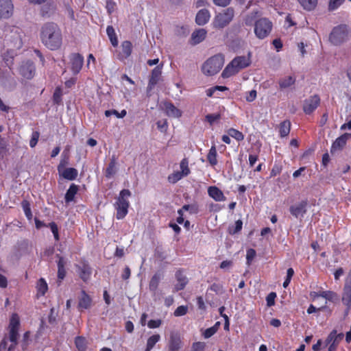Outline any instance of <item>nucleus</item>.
<instances>
[{
	"instance_id": "nucleus-1",
	"label": "nucleus",
	"mask_w": 351,
	"mask_h": 351,
	"mask_svg": "<svg viewBox=\"0 0 351 351\" xmlns=\"http://www.w3.org/2000/svg\"><path fill=\"white\" fill-rule=\"evenodd\" d=\"M40 38L43 43L51 50L58 49L62 45L61 31L53 23H46L42 26Z\"/></svg>"
},
{
	"instance_id": "nucleus-2",
	"label": "nucleus",
	"mask_w": 351,
	"mask_h": 351,
	"mask_svg": "<svg viewBox=\"0 0 351 351\" xmlns=\"http://www.w3.org/2000/svg\"><path fill=\"white\" fill-rule=\"evenodd\" d=\"M224 64V57L217 54L208 59L202 65V72L206 75H214L217 73Z\"/></svg>"
},
{
	"instance_id": "nucleus-3",
	"label": "nucleus",
	"mask_w": 351,
	"mask_h": 351,
	"mask_svg": "<svg viewBox=\"0 0 351 351\" xmlns=\"http://www.w3.org/2000/svg\"><path fill=\"white\" fill-rule=\"evenodd\" d=\"M130 195L131 193L128 189H123L120 192L119 196L115 204L117 219H123L127 215L129 207L128 198Z\"/></svg>"
},
{
	"instance_id": "nucleus-4",
	"label": "nucleus",
	"mask_w": 351,
	"mask_h": 351,
	"mask_svg": "<svg viewBox=\"0 0 351 351\" xmlns=\"http://www.w3.org/2000/svg\"><path fill=\"white\" fill-rule=\"evenodd\" d=\"M348 28L346 25H340L333 28L329 36L330 42L334 45H340L348 39Z\"/></svg>"
},
{
	"instance_id": "nucleus-5",
	"label": "nucleus",
	"mask_w": 351,
	"mask_h": 351,
	"mask_svg": "<svg viewBox=\"0 0 351 351\" xmlns=\"http://www.w3.org/2000/svg\"><path fill=\"white\" fill-rule=\"evenodd\" d=\"M22 36L23 32L20 28L17 27L10 28V32L6 36V43L11 49H19L22 47Z\"/></svg>"
},
{
	"instance_id": "nucleus-6",
	"label": "nucleus",
	"mask_w": 351,
	"mask_h": 351,
	"mask_svg": "<svg viewBox=\"0 0 351 351\" xmlns=\"http://www.w3.org/2000/svg\"><path fill=\"white\" fill-rule=\"evenodd\" d=\"M254 26L256 36L260 39H263L271 32L272 23L268 19L263 18L256 21Z\"/></svg>"
},
{
	"instance_id": "nucleus-7",
	"label": "nucleus",
	"mask_w": 351,
	"mask_h": 351,
	"mask_svg": "<svg viewBox=\"0 0 351 351\" xmlns=\"http://www.w3.org/2000/svg\"><path fill=\"white\" fill-rule=\"evenodd\" d=\"M19 319L16 314L12 315L10 324H9V339L12 342V344L8 348V351H12L14 349L17 344V339L19 337Z\"/></svg>"
},
{
	"instance_id": "nucleus-8",
	"label": "nucleus",
	"mask_w": 351,
	"mask_h": 351,
	"mask_svg": "<svg viewBox=\"0 0 351 351\" xmlns=\"http://www.w3.org/2000/svg\"><path fill=\"white\" fill-rule=\"evenodd\" d=\"M234 15L233 8H228L217 14L214 21V26L217 28H223L232 20Z\"/></svg>"
},
{
	"instance_id": "nucleus-9",
	"label": "nucleus",
	"mask_w": 351,
	"mask_h": 351,
	"mask_svg": "<svg viewBox=\"0 0 351 351\" xmlns=\"http://www.w3.org/2000/svg\"><path fill=\"white\" fill-rule=\"evenodd\" d=\"M320 98L317 95H314L306 99L303 104V110L306 114L312 113L319 105Z\"/></svg>"
},
{
	"instance_id": "nucleus-10",
	"label": "nucleus",
	"mask_w": 351,
	"mask_h": 351,
	"mask_svg": "<svg viewBox=\"0 0 351 351\" xmlns=\"http://www.w3.org/2000/svg\"><path fill=\"white\" fill-rule=\"evenodd\" d=\"M182 341L178 332H171L170 333L168 348L169 351H179L181 348Z\"/></svg>"
},
{
	"instance_id": "nucleus-11",
	"label": "nucleus",
	"mask_w": 351,
	"mask_h": 351,
	"mask_svg": "<svg viewBox=\"0 0 351 351\" xmlns=\"http://www.w3.org/2000/svg\"><path fill=\"white\" fill-rule=\"evenodd\" d=\"M21 74L27 79H32L35 73V67L32 62L26 61L20 67Z\"/></svg>"
},
{
	"instance_id": "nucleus-12",
	"label": "nucleus",
	"mask_w": 351,
	"mask_h": 351,
	"mask_svg": "<svg viewBox=\"0 0 351 351\" xmlns=\"http://www.w3.org/2000/svg\"><path fill=\"white\" fill-rule=\"evenodd\" d=\"M307 201L303 200L290 207V213L296 218L302 217L306 212Z\"/></svg>"
},
{
	"instance_id": "nucleus-13",
	"label": "nucleus",
	"mask_w": 351,
	"mask_h": 351,
	"mask_svg": "<svg viewBox=\"0 0 351 351\" xmlns=\"http://www.w3.org/2000/svg\"><path fill=\"white\" fill-rule=\"evenodd\" d=\"M162 64L157 66L152 70L147 86L148 90H152L153 87L159 82L162 74Z\"/></svg>"
},
{
	"instance_id": "nucleus-14",
	"label": "nucleus",
	"mask_w": 351,
	"mask_h": 351,
	"mask_svg": "<svg viewBox=\"0 0 351 351\" xmlns=\"http://www.w3.org/2000/svg\"><path fill=\"white\" fill-rule=\"evenodd\" d=\"M350 138H351V134L348 133H345L339 138H337L332 145L330 150L331 153L332 154L336 151L341 149L345 146L347 141Z\"/></svg>"
},
{
	"instance_id": "nucleus-15",
	"label": "nucleus",
	"mask_w": 351,
	"mask_h": 351,
	"mask_svg": "<svg viewBox=\"0 0 351 351\" xmlns=\"http://www.w3.org/2000/svg\"><path fill=\"white\" fill-rule=\"evenodd\" d=\"M84 58L80 53H73L71 56V69L74 73H78L83 65Z\"/></svg>"
},
{
	"instance_id": "nucleus-16",
	"label": "nucleus",
	"mask_w": 351,
	"mask_h": 351,
	"mask_svg": "<svg viewBox=\"0 0 351 351\" xmlns=\"http://www.w3.org/2000/svg\"><path fill=\"white\" fill-rule=\"evenodd\" d=\"M342 302L348 306L345 312L346 315H347L351 306V283L347 282L343 289Z\"/></svg>"
},
{
	"instance_id": "nucleus-17",
	"label": "nucleus",
	"mask_w": 351,
	"mask_h": 351,
	"mask_svg": "<svg viewBox=\"0 0 351 351\" xmlns=\"http://www.w3.org/2000/svg\"><path fill=\"white\" fill-rule=\"evenodd\" d=\"M232 65H234L238 71L247 67L250 64V60L249 57L246 56H238L232 60Z\"/></svg>"
},
{
	"instance_id": "nucleus-18",
	"label": "nucleus",
	"mask_w": 351,
	"mask_h": 351,
	"mask_svg": "<svg viewBox=\"0 0 351 351\" xmlns=\"http://www.w3.org/2000/svg\"><path fill=\"white\" fill-rule=\"evenodd\" d=\"M13 10V5L11 0H0V12L5 18H8Z\"/></svg>"
},
{
	"instance_id": "nucleus-19",
	"label": "nucleus",
	"mask_w": 351,
	"mask_h": 351,
	"mask_svg": "<svg viewBox=\"0 0 351 351\" xmlns=\"http://www.w3.org/2000/svg\"><path fill=\"white\" fill-rule=\"evenodd\" d=\"M92 300L90 297L86 294L84 291H82L81 295L79 298L78 308L79 309H87L91 306Z\"/></svg>"
},
{
	"instance_id": "nucleus-20",
	"label": "nucleus",
	"mask_w": 351,
	"mask_h": 351,
	"mask_svg": "<svg viewBox=\"0 0 351 351\" xmlns=\"http://www.w3.org/2000/svg\"><path fill=\"white\" fill-rule=\"evenodd\" d=\"M176 278L178 283L175 285V290L178 291L184 289L188 283V280L186 276L184 275L181 270H178L176 274Z\"/></svg>"
},
{
	"instance_id": "nucleus-21",
	"label": "nucleus",
	"mask_w": 351,
	"mask_h": 351,
	"mask_svg": "<svg viewBox=\"0 0 351 351\" xmlns=\"http://www.w3.org/2000/svg\"><path fill=\"white\" fill-rule=\"evenodd\" d=\"M210 19L209 12L206 9L200 10L195 18V21L199 25H204Z\"/></svg>"
},
{
	"instance_id": "nucleus-22",
	"label": "nucleus",
	"mask_w": 351,
	"mask_h": 351,
	"mask_svg": "<svg viewBox=\"0 0 351 351\" xmlns=\"http://www.w3.org/2000/svg\"><path fill=\"white\" fill-rule=\"evenodd\" d=\"M208 193L215 201L220 202L226 199L222 191L216 186H210Z\"/></svg>"
},
{
	"instance_id": "nucleus-23",
	"label": "nucleus",
	"mask_w": 351,
	"mask_h": 351,
	"mask_svg": "<svg viewBox=\"0 0 351 351\" xmlns=\"http://www.w3.org/2000/svg\"><path fill=\"white\" fill-rule=\"evenodd\" d=\"M166 114L169 117H180L182 114L181 111L175 107L171 103L165 102L164 104Z\"/></svg>"
},
{
	"instance_id": "nucleus-24",
	"label": "nucleus",
	"mask_w": 351,
	"mask_h": 351,
	"mask_svg": "<svg viewBox=\"0 0 351 351\" xmlns=\"http://www.w3.org/2000/svg\"><path fill=\"white\" fill-rule=\"evenodd\" d=\"M206 35V31L204 29H198L194 31L191 35V40L193 44H198L203 41Z\"/></svg>"
},
{
	"instance_id": "nucleus-25",
	"label": "nucleus",
	"mask_w": 351,
	"mask_h": 351,
	"mask_svg": "<svg viewBox=\"0 0 351 351\" xmlns=\"http://www.w3.org/2000/svg\"><path fill=\"white\" fill-rule=\"evenodd\" d=\"M78 269H79L78 272H79L80 278L84 281H86L89 278L90 275L91 274L90 267L88 265L84 263L82 265V266L78 267Z\"/></svg>"
},
{
	"instance_id": "nucleus-26",
	"label": "nucleus",
	"mask_w": 351,
	"mask_h": 351,
	"mask_svg": "<svg viewBox=\"0 0 351 351\" xmlns=\"http://www.w3.org/2000/svg\"><path fill=\"white\" fill-rule=\"evenodd\" d=\"M132 45L130 41L125 40L121 44V56L123 58H128L132 53Z\"/></svg>"
},
{
	"instance_id": "nucleus-27",
	"label": "nucleus",
	"mask_w": 351,
	"mask_h": 351,
	"mask_svg": "<svg viewBox=\"0 0 351 351\" xmlns=\"http://www.w3.org/2000/svg\"><path fill=\"white\" fill-rule=\"evenodd\" d=\"M116 165H117L116 157H115V156H112L110 159V162L108 165V167H107L106 171V176L107 178H111L116 173V172H117Z\"/></svg>"
},
{
	"instance_id": "nucleus-28",
	"label": "nucleus",
	"mask_w": 351,
	"mask_h": 351,
	"mask_svg": "<svg viewBox=\"0 0 351 351\" xmlns=\"http://www.w3.org/2000/svg\"><path fill=\"white\" fill-rule=\"evenodd\" d=\"M279 132L281 137L287 136L291 130V122L289 120H285L280 123L279 126Z\"/></svg>"
},
{
	"instance_id": "nucleus-29",
	"label": "nucleus",
	"mask_w": 351,
	"mask_h": 351,
	"mask_svg": "<svg viewBox=\"0 0 351 351\" xmlns=\"http://www.w3.org/2000/svg\"><path fill=\"white\" fill-rule=\"evenodd\" d=\"M78 172L77 169L75 168H66L62 173V176L64 178L69 180H75L77 176Z\"/></svg>"
},
{
	"instance_id": "nucleus-30",
	"label": "nucleus",
	"mask_w": 351,
	"mask_h": 351,
	"mask_svg": "<svg viewBox=\"0 0 351 351\" xmlns=\"http://www.w3.org/2000/svg\"><path fill=\"white\" fill-rule=\"evenodd\" d=\"M295 82V79L291 76L283 77L279 80V86L280 89H285L293 85Z\"/></svg>"
},
{
	"instance_id": "nucleus-31",
	"label": "nucleus",
	"mask_w": 351,
	"mask_h": 351,
	"mask_svg": "<svg viewBox=\"0 0 351 351\" xmlns=\"http://www.w3.org/2000/svg\"><path fill=\"white\" fill-rule=\"evenodd\" d=\"M301 6L306 10H313L317 4V0H298Z\"/></svg>"
},
{
	"instance_id": "nucleus-32",
	"label": "nucleus",
	"mask_w": 351,
	"mask_h": 351,
	"mask_svg": "<svg viewBox=\"0 0 351 351\" xmlns=\"http://www.w3.org/2000/svg\"><path fill=\"white\" fill-rule=\"evenodd\" d=\"M78 191V186L74 184H72L69 189L67 190L65 195V200L66 202L72 201L74 198L75 195Z\"/></svg>"
},
{
	"instance_id": "nucleus-33",
	"label": "nucleus",
	"mask_w": 351,
	"mask_h": 351,
	"mask_svg": "<svg viewBox=\"0 0 351 351\" xmlns=\"http://www.w3.org/2000/svg\"><path fill=\"white\" fill-rule=\"evenodd\" d=\"M238 72V69L234 66V65H232V62H230L223 71L221 75L223 78H226L236 74Z\"/></svg>"
},
{
	"instance_id": "nucleus-34",
	"label": "nucleus",
	"mask_w": 351,
	"mask_h": 351,
	"mask_svg": "<svg viewBox=\"0 0 351 351\" xmlns=\"http://www.w3.org/2000/svg\"><path fill=\"white\" fill-rule=\"evenodd\" d=\"M161 278L162 275L159 273H156L152 276L149 282V289L151 291H155L157 289Z\"/></svg>"
},
{
	"instance_id": "nucleus-35",
	"label": "nucleus",
	"mask_w": 351,
	"mask_h": 351,
	"mask_svg": "<svg viewBox=\"0 0 351 351\" xmlns=\"http://www.w3.org/2000/svg\"><path fill=\"white\" fill-rule=\"evenodd\" d=\"M343 337V333L337 334V330H333L328 337H327L326 341L328 343H330L332 342L333 343H335L336 342H339L341 341Z\"/></svg>"
},
{
	"instance_id": "nucleus-36",
	"label": "nucleus",
	"mask_w": 351,
	"mask_h": 351,
	"mask_svg": "<svg viewBox=\"0 0 351 351\" xmlns=\"http://www.w3.org/2000/svg\"><path fill=\"white\" fill-rule=\"evenodd\" d=\"M106 33L109 37V39L111 42V44L114 46V47H116L118 45V40H117V36H116V34H115V32H114V29L113 28L112 26H108L107 29H106Z\"/></svg>"
},
{
	"instance_id": "nucleus-37",
	"label": "nucleus",
	"mask_w": 351,
	"mask_h": 351,
	"mask_svg": "<svg viewBox=\"0 0 351 351\" xmlns=\"http://www.w3.org/2000/svg\"><path fill=\"white\" fill-rule=\"evenodd\" d=\"M319 295L333 302L339 300L337 294L330 291H322L319 293Z\"/></svg>"
},
{
	"instance_id": "nucleus-38",
	"label": "nucleus",
	"mask_w": 351,
	"mask_h": 351,
	"mask_svg": "<svg viewBox=\"0 0 351 351\" xmlns=\"http://www.w3.org/2000/svg\"><path fill=\"white\" fill-rule=\"evenodd\" d=\"M160 336L158 334L151 336L147 342V348L145 351H150L155 344L160 340Z\"/></svg>"
},
{
	"instance_id": "nucleus-39",
	"label": "nucleus",
	"mask_w": 351,
	"mask_h": 351,
	"mask_svg": "<svg viewBox=\"0 0 351 351\" xmlns=\"http://www.w3.org/2000/svg\"><path fill=\"white\" fill-rule=\"evenodd\" d=\"M53 10L54 8L51 4H45L40 9V14L42 16H49L53 12Z\"/></svg>"
},
{
	"instance_id": "nucleus-40",
	"label": "nucleus",
	"mask_w": 351,
	"mask_h": 351,
	"mask_svg": "<svg viewBox=\"0 0 351 351\" xmlns=\"http://www.w3.org/2000/svg\"><path fill=\"white\" fill-rule=\"evenodd\" d=\"M217 151L215 146L211 147L209 153L207 156V159L212 165H215L217 164L216 159Z\"/></svg>"
},
{
	"instance_id": "nucleus-41",
	"label": "nucleus",
	"mask_w": 351,
	"mask_h": 351,
	"mask_svg": "<svg viewBox=\"0 0 351 351\" xmlns=\"http://www.w3.org/2000/svg\"><path fill=\"white\" fill-rule=\"evenodd\" d=\"M25 214L29 220L32 218V213L30 208V204L27 200H23L21 203Z\"/></svg>"
},
{
	"instance_id": "nucleus-42",
	"label": "nucleus",
	"mask_w": 351,
	"mask_h": 351,
	"mask_svg": "<svg viewBox=\"0 0 351 351\" xmlns=\"http://www.w3.org/2000/svg\"><path fill=\"white\" fill-rule=\"evenodd\" d=\"M37 288L39 293L44 295L48 289L47 284L43 278L39 279Z\"/></svg>"
},
{
	"instance_id": "nucleus-43",
	"label": "nucleus",
	"mask_w": 351,
	"mask_h": 351,
	"mask_svg": "<svg viewBox=\"0 0 351 351\" xmlns=\"http://www.w3.org/2000/svg\"><path fill=\"white\" fill-rule=\"evenodd\" d=\"M243 222L241 220H237L235 222V225L232 226H230L228 228V232L231 234H234L239 232L242 228Z\"/></svg>"
},
{
	"instance_id": "nucleus-44",
	"label": "nucleus",
	"mask_w": 351,
	"mask_h": 351,
	"mask_svg": "<svg viewBox=\"0 0 351 351\" xmlns=\"http://www.w3.org/2000/svg\"><path fill=\"white\" fill-rule=\"evenodd\" d=\"M228 134L239 141H242L244 138V136L241 132L233 128L228 130Z\"/></svg>"
},
{
	"instance_id": "nucleus-45",
	"label": "nucleus",
	"mask_w": 351,
	"mask_h": 351,
	"mask_svg": "<svg viewBox=\"0 0 351 351\" xmlns=\"http://www.w3.org/2000/svg\"><path fill=\"white\" fill-rule=\"evenodd\" d=\"M75 345L77 349L80 351H83L86 347V341L84 337H78L75 339Z\"/></svg>"
},
{
	"instance_id": "nucleus-46",
	"label": "nucleus",
	"mask_w": 351,
	"mask_h": 351,
	"mask_svg": "<svg viewBox=\"0 0 351 351\" xmlns=\"http://www.w3.org/2000/svg\"><path fill=\"white\" fill-rule=\"evenodd\" d=\"M126 110H123L121 112H119L116 110H106L105 111V115L106 117H110L112 114H114L117 118H123L126 115Z\"/></svg>"
},
{
	"instance_id": "nucleus-47",
	"label": "nucleus",
	"mask_w": 351,
	"mask_h": 351,
	"mask_svg": "<svg viewBox=\"0 0 351 351\" xmlns=\"http://www.w3.org/2000/svg\"><path fill=\"white\" fill-rule=\"evenodd\" d=\"M15 53L14 52V50L10 49V51H8L7 54L3 56V60L8 66H10L12 64V59Z\"/></svg>"
},
{
	"instance_id": "nucleus-48",
	"label": "nucleus",
	"mask_w": 351,
	"mask_h": 351,
	"mask_svg": "<svg viewBox=\"0 0 351 351\" xmlns=\"http://www.w3.org/2000/svg\"><path fill=\"white\" fill-rule=\"evenodd\" d=\"M183 176H185L180 171L175 172L169 176L168 180L171 183H176L180 180Z\"/></svg>"
},
{
	"instance_id": "nucleus-49",
	"label": "nucleus",
	"mask_w": 351,
	"mask_h": 351,
	"mask_svg": "<svg viewBox=\"0 0 351 351\" xmlns=\"http://www.w3.org/2000/svg\"><path fill=\"white\" fill-rule=\"evenodd\" d=\"M181 173L184 176H187L190 173V169L188 167V160L184 158L180 162Z\"/></svg>"
},
{
	"instance_id": "nucleus-50",
	"label": "nucleus",
	"mask_w": 351,
	"mask_h": 351,
	"mask_svg": "<svg viewBox=\"0 0 351 351\" xmlns=\"http://www.w3.org/2000/svg\"><path fill=\"white\" fill-rule=\"evenodd\" d=\"M188 311V307L186 306H180L174 311V315L176 317L184 315Z\"/></svg>"
},
{
	"instance_id": "nucleus-51",
	"label": "nucleus",
	"mask_w": 351,
	"mask_h": 351,
	"mask_svg": "<svg viewBox=\"0 0 351 351\" xmlns=\"http://www.w3.org/2000/svg\"><path fill=\"white\" fill-rule=\"evenodd\" d=\"M343 1L344 0H330L328 5L329 10L337 9Z\"/></svg>"
},
{
	"instance_id": "nucleus-52",
	"label": "nucleus",
	"mask_w": 351,
	"mask_h": 351,
	"mask_svg": "<svg viewBox=\"0 0 351 351\" xmlns=\"http://www.w3.org/2000/svg\"><path fill=\"white\" fill-rule=\"evenodd\" d=\"M219 323H217L215 326H213V327H210L209 328H207L204 332V336L205 338H209L211 336H213L217 330V325Z\"/></svg>"
},
{
	"instance_id": "nucleus-53",
	"label": "nucleus",
	"mask_w": 351,
	"mask_h": 351,
	"mask_svg": "<svg viewBox=\"0 0 351 351\" xmlns=\"http://www.w3.org/2000/svg\"><path fill=\"white\" fill-rule=\"evenodd\" d=\"M256 251L254 249H249L247 251L246 259H247V264L248 265H250L251 264V262L256 256Z\"/></svg>"
},
{
	"instance_id": "nucleus-54",
	"label": "nucleus",
	"mask_w": 351,
	"mask_h": 351,
	"mask_svg": "<svg viewBox=\"0 0 351 351\" xmlns=\"http://www.w3.org/2000/svg\"><path fill=\"white\" fill-rule=\"evenodd\" d=\"M40 136V133L38 132H34L32 134V138L29 142V145L31 147H34L38 141Z\"/></svg>"
},
{
	"instance_id": "nucleus-55",
	"label": "nucleus",
	"mask_w": 351,
	"mask_h": 351,
	"mask_svg": "<svg viewBox=\"0 0 351 351\" xmlns=\"http://www.w3.org/2000/svg\"><path fill=\"white\" fill-rule=\"evenodd\" d=\"M276 297V294L274 292L270 293L267 296L266 300H267V305L268 306H271L274 305Z\"/></svg>"
},
{
	"instance_id": "nucleus-56",
	"label": "nucleus",
	"mask_w": 351,
	"mask_h": 351,
	"mask_svg": "<svg viewBox=\"0 0 351 351\" xmlns=\"http://www.w3.org/2000/svg\"><path fill=\"white\" fill-rule=\"evenodd\" d=\"M206 344L204 342H196L193 344L191 351H204Z\"/></svg>"
},
{
	"instance_id": "nucleus-57",
	"label": "nucleus",
	"mask_w": 351,
	"mask_h": 351,
	"mask_svg": "<svg viewBox=\"0 0 351 351\" xmlns=\"http://www.w3.org/2000/svg\"><path fill=\"white\" fill-rule=\"evenodd\" d=\"M219 118H220L219 114H207L206 117V120L208 121V122H209V123L210 125H212L214 123V121L218 120Z\"/></svg>"
},
{
	"instance_id": "nucleus-58",
	"label": "nucleus",
	"mask_w": 351,
	"mask_h": 351,
	"mask_svg": "<svg viewBox=\"0 0 351 351\" xmlns=\"http://www.w3.org/2000/svg\"><path fill=\"white\" fill-rule=\"evenodd\" d=\"M161 324V320L160 319H157V320H154V319H152L150 320L149 322H148V326L149 328H158L160 326Z\"/></svg>"
},
{
	"instance_id": "nucleus-59",
	"label": "nucleus",
	"mask_w": 351,
	"mask_h": 351,
	"mask_svg": "<svg viewBox=\"0 0 351 351\" xmlns=\"http://www.w3.org/2000/svg\"><path fill=\"white\" fill-rule=\"evenodd\" d=\"M256 97V91L255 90H252L248 93V95L246 96L245 99L248 102L253 101Z\"/></svg>"
},
{
	"instance_id": "nucleus-60",
	"label": "nucleus",
	"mask_w": 351,
	"mask_h": 351,
	"mask_svg": "<svg viewBox=\"0 0 351 351\" xmlns=\"http://www.w3.org/2000/svg\"><path fill=\"white\" fill-rule=\"evenodd\" d=\"M53 100L56 104H59L61 101V90L57 88L53 93Z\"/></svg>"
},
{
	"instance_id": "nucleus-61",
	"label": "nucleus",
	"mask_w": 351,
	"mask_h": 351,
	"mask_svg": "<svg viewBox=\"0 0 351 351\" xmlns=\"http://www.w3.org/2000/svg\"><path fill=\"white\" fill-rule=\"evenodd\" d=\"M156 124L158 128L160 129L161 131H166L167 128V120L158 121Z\"/></svg>"
},
{
	"instance_id": "nucleus-62",
	"label": "nucleus",
	"mask_w": 351,
	"mask_h": 351,
	"mask_svg": "<svg viewBox=\"0 0 351 351\" xmlns=\"http://www.w3.org/2000/svg\"><path fill=\"white\" fill-rule=\"evenodd\" d=\"M131 271L130 269L128 267H125V268L123 270V272L121 275V278L123 280H126L129 279L130 276Z\"/></svg>"
},
{
	"instance_id": "nucleus-63",
	"label": "nucleus",
	"mask_w": 351,
	"mask_h": 351,
	"mask_svg": "<svg viewBox=\"0 0 351 351\" xmlns=\"http://www.w3.org/2000/svg\"><path fill=\"white\" fill-rule=\"evenodd\" d=\"M29 337V332H26L24 335H23V343H22V348L23 350L26 349V347L27 346V340Z\"/></svg>"
},
{
	"instance_id": "nucleus-64",
	"label": "nucleus",
	"mask_w": 351,
	"mask_h": 351,
	"mask_svg": "<svg viewBox=\"0 0 351 351\" xmlns=\"http://www.w3.org/2000/svg\"><path fill=\"white\" fill-rule=\"evenodd\" d=\"M231 0H213L214 3L219 6L227 5Z\"/></svg>"
}]
</instances>
